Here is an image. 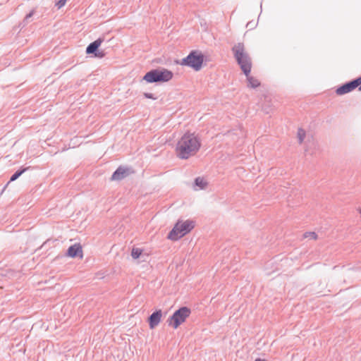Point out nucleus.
Masks as SVG:
<instances>
[{"instance_id": "nucleus-1", "label": "nucleus", "mask_w": 361, "mask_h": 361, "mask_svg": "<svg viewBox=\"0 0 361 361\" xmlns=\"http://www.w3.org/2000/svg\"><path fill=\"white\" fill-rule=\"evenodd\" d=\"M201 147L199 137L194 133H185L178 140L176 151L178 157L187 159L194 156Z\"/></svg>"}, {"instance_id": "nucleus-2", "label": "nucleus", "mask_w": 361, "mask_h": 361, "mask_svg": "<svg viewBox=\"0 0 361 361\" xmlns=\"http://www.w3.org/2000/svg\"><path fill=\"white\" fill-rule=\"evenodd\" d=\"M232 51L241 70L247 77L248 86L252 88L258 87L260 85L258 80L249 75L251 71L252 63L248 54L245 51L244 44L243 43H238L232 48Z\"/></svg>"}, {"instance_id": "nucleus-3", "label": "nucleus", "mask_w": 361, "mask_h": 361, "mask_svg": "<svg viewBox=\"0 0 361 361\" xmlns=\"http://www.w3.org/2000/svg\"><path fill=\"white\" fill-rule=\"evenodd\" d=\"M173 73L166 68H157L147 72L143 77V80L147 82H164L171 80L173 78Z\"/></svg>"}, {"instance_id": "nucleus-4", "label": "nucleus", "mask_w": 361, "mask_h": 361, "mask_svg": "<svg viewBox=\"0 0 361 361\" xmlns=\"http://www.w3.org/2000/svg\"><path fill=\"white\" fill-rule=\"evenodd\" d=\"M194 227L192 221H178L168 235V238L177 240L190 232Z\"/></svg>"}, {"instance_id": "nucleus-5", "label": "nucleus", "mask_w": 361, "mask_h": 361, "mask_svg": "<svg viewBox=\"0 0 361 361\" xmlns=\"http://www.w3.org/2000/svg\"><path fill=\"white\" fill-rule=\"evenodd\" d=\"M204 61L203 54L198 51H192L187 57L183 59L179 63L181 66H186L198 71L202 68Z\"/></svg>"}, {"instance_id": "nucleus-6", "label": "nucleus", "mask_w": 361, "mask_h": 361, "mask_svg": "<svg viewBox=\"0 0 361 361\" xmlns=\"http://www.w3.org/2000/svg\"><path fill=\"white\" fill-rule=\"evenodd\" d=\"M190 309L187 307H182L176 310L173 315L168 319L167 322L174 329H177L185 321V319L190 316Z\"/></svg>"}, {"instance_id": "nucleus-7", "label": "nucleus", "mask_w": 361, "mask_h": 361, "mask_svg": "<svg viewBox=\"0 0 361 361\" xmlns=\"http://www.w3.org/2000/svg\"><path fill=\"white\" fill-rule=\"evenodd\" d=\"M360 84H361V77L356 80H354L349 82H347V83L344 84L343 85L339 87L336 91V94L338 95H342V94L348 93V92H351L352 90H353L357 87H358Z\"/></svg>"}, {"instance_id": "nucleus-8", "label": "nucleus", "mask_w": 361, "mask_h": 361, "mask_svg": "<svg viewBox=\"0 0 361 361\" xmlns=\"http://www.w3.org/2000/svg\"><path fill=\"white\" fill-rule=\"evenodd\" d=\"M162 312L161 310L153 312L149 317V325L151 329H154L161 322Z\"/></svg>"}, {"instance_id": "nucleus-9", "label": "nucleus", "mask_w": 361, "mask_h": 361, "mask_svg": "<svg viewBox=\"0 0 361 361\" xmlns=\"http://www.w3.org/2000/svg\"><path fill=\"white\" fill-rule=\"evenodd\" d=\"M128 169L124 167H118L113 173L111 180H120L124 178L128 175Z\"/></svg>"}, {"instance_id": "nucleus-10", "label": "nucleus", "mask_w": 361, "mask_h": 361, "mask_svg": "<svg viewBox=\"0 0 361 361\" xmlns=\"http://www.w3.org/2000/svg\"><path fill=\"white\" fill-rule=\"evenodd\" d=\"M104 39L102 37L98 38L93 42L90 43L87 49H86V53L87 54H95L97 51L98 50L99 47L101 45V44L103 42Z\"/></svg>"}, {"instance_id": "nucleus-11", "label": "nucleus", "mask_w": 361, "mask_h": 361, "mask_svg": "<svg viewBox=\"0 0 361 361\" xmlns=\"http://www.w3.org/2000/svg\"><path fill=\"white\" fill-rule=\"evenodd\" d=\"M82 253V247L78 244H75L68 249L67 255L69 257H75Z\"/></svg>"}, {"instance_id": "nucleus-12", "label": "nucleus", "mask_w": 361, "mask_h": 361, "mask_svg": "<svg viewBox=\"0 0 361 361\" xmlns=\"http://www.w3.org/2000/svg\"><path fill=\"white\" fill-rule=\"evenodd\" d=\"M195 185L198 188V189L202 190L204 189L207 185V182L201 177H197L195 180Z\"/></svg>"}, {"instance_id": "nucleus-13", "label": "nucleus", "mask_w": 361, "mask_h": 361, "mask_svg": "<svg viewBox=\"0 0 361 361\" xmlns=\"http://www.w3.org/2000/svg\"><path fill=\"white\" fill-rule=\"evenodd\" d=\"M29 167L24 168L21 170L17 171L15 173L12 175V176L10 178V182L16 180L17 178H18L24 172H25Z\"/></svg>"}, {"instance_id": "nucleus-14", "label": "nucleus", "mask_w": 361, "mask_h": 361, "mask_svg": "<svg viewBox=\"0 0 361 361\" xmlns=\"http://www.w3.org/2000/svg\"><path fill=\"white\" fill-rule=\"evenodd\" d=\"M305 131L302 128H299L298 130L297 137L299 141V143H302L305 137Z\"/></svg>"}, {"instance_id": "nucleus-15", "label": "nucleus", "mask_w": 361, "mask_h": 361, "mask_svg": "<svg viewBox=\"0 0 361 361\" xmlns=\"http://www.w3.org/2000/svg\"><path fill=\"white\" fill-rule=\"evenodd\" d=\"M142 250L140 248H133L131 252V256L133 259H137L142 254Z\"/></svg>"}, {"instance_id": "nucleus-16", "label": "nucleus", "mask_w": 361, "mask_h": 361, "mask_svg": "<svg viewBox=\"0 0 361 361\" xmlns=\"http://www.w3.org/2000/svg\"><path fill=\"white\" fill-rule=\"evenodd\" d=\"M317 234L314 232H307L304 234V238H310L312 239H317Z\"/></svg>"}, {"instance_id": "nucleus-17", "label": "nucleus", "mask_w": 361, "mask_h": 361, "mask_svg": "<svg viewBox=\"0 0 361 361\" xmlns=\"http://www.w3.org/2000/svg\"><path fill=\"white\" fill-rule=\"evenodd\" d=\"M67 0H59V1H57L55 4V6L59 8H61L62 7H63L65 5H66V3Z\"/></svg>"}, {"instance_id": "nucleus-18", "label": "nucleus", "mask_w": 361, "mask_h": 361, "mask_svg": "<svg viewBox=\"0 0 361 361\" xmlns=\"http://www.w3.org/2000/svg\"><path fill=\"white\" fill-rule=\"evenodd\" d=\"M94 56L98 57V58L104 57V51L97 50V52L94 54Z\"/></svg>"}, {"instance_id": "nucleus-19", "label": "nucleus", "mask_w": 361, "mask_h": 361, "mask_svg": "<svg viewBox=\"0 0 361 361\" xmlns=\"http://www.w3.org/2000/svg\"><path fill=\"white\" fill-rule=\"evenodd\" d=\"M145 97L148 99H155L156 98L154 97L153 94L152 93H145Z\"/></svg>"}, {"instance_id": "nucleus-20", "label": "nucleus", "mask_w": 361, "mask_h": 361, "mask_svg": "<svg viewBox=\"0 0 361 361\" xmlns=\"http://www.w3.org/2000/svg\"><path fill=\"white\" fill-rule=\"evenodd\" d=\"M33 13H34V11H32L30 13H29L28 14H27L24 20L27 21L30 18H31L32 16Z\"/></svg>"}, {"instance_id": "nucleus-21", "label": "nucleus", "mask_w": 361, "mask_h": 361, "mask_svg": "<svg viewBox=\"0 0 361 361\" xmlns=\"http://www.w3.org/2000/svg\"><path fill=\"white\" fill-rule=\"evenodd\" d=\"M255 361H267L265 360H262V359H260V358H257L255 360Z\"/></svg>"}, {"instance_id": "nucleus-22", "label": "nucleus", "mask_w": 361, "mask_h": 361, "mask_svg": "<svg viewBox=\"0 0 361 361\" xmlns=\"http://www.w3.org/2000/svg\"><path fill=\"white\" fill-rule=\"evenodd\" d=\"M359 90L361 91V84L359 85Z\"/></svg>"}]
</instances>
